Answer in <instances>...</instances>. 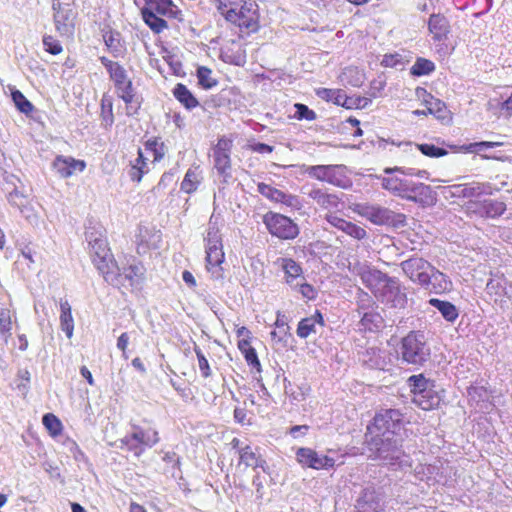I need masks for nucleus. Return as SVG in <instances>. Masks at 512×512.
Here are the masks:
<instances>
[{"mask_svg": "<svg viewBox=\"0 0 512 512\" xmlns=\"http://www.w3.org/2000/svg\"><path fill=\"white\" fill-rule=\"evenodd\" d=\"M400 427V419L373 418L365 435L369 457L394 469L411 467V458L402 450V438L397 433Z\"/></svg>", "mask_w": 512, "mask_h": 512, "instance_id": "f257e3e1", "label": "nucleus"}, {"mask_svg": "<svg viewBox=\"0 0 512 512\" xmlns=\"http://www.w3.org/2000/svg\"><path fill=\"white\" fill-rule=\"evenodd\" d=\"M391 174L381 178L382 188L391 194L401 197L403 199L413 201L422 206L434 205L437 198L436 193L430 185L422 182H415L407 178H401Z\"/></svg>", "mask_w": 512, "mask_h": 512, "instance_id": "f03ea898", "label": "nucleus"}, {"mask_svg": "<svg viewBox=\"0 0 512 512\" xmlns=\"http://www.w3.org/2000/svg\"><path fill=\"white\" fill-rule=\"evenodd\" d=\"M99 60L107 70L109 78L114 84L117 96L126 105V114L134 116L140 109V102L137 100L133 82L129 78L126 69L119 62L112 61L105 56H101Z\"/></svg>", "mask_w": 512, "mask_h": 512, "instance_id": "7ed1b4c3", "label": "nucleus"}, {"mask_svg": "<svg viewBox=\"0 0 512 512\" xmlns=\"http://www.w3.org/2000/svg\"><path fill=\"white\" fill-rule=\"evenodd\" d=\"M205 243V268L214 279H222L224 269L222 267L225 261V253L223 249V238L220 226L217 220L210 218L208 228L204 236Z\"/></svg>", "mask_w": 512, "mask_h": 512, "instance_id": "20e7f679", "label": "nucleus"}, {"mask_svg": "<svg viewBox=\"0 0 512 512\" xmlns=\"http://www.w3.org/2000/svg\"><path fill=\"white\" fill-rule=\"evenodd\" d=\"M89 256L106 282L113 283L118 279L119 266L105 237L100 236L89 241Z\"/></svg>", "mask_w": 512, "mask_h": 512, "instance_id": "39448f33", "label": "nucleus"}, {"mask_svg": "<svg viewBox=\"0 0 512 512\" xmlns=\"http://www.w3.org/2000/svg\"><path fill=\"white\" fill-rule=\"evenodd\" d=\"M401 267L410 280L418 283L430 292L438 294L445 289L441 284L432 282V279L437 281L439 277L443 278L444 274L425 259L411 257L403 261Z\"/></svg>", "mask_w": 512, "mask_h": 512, "instance_id": "423d86ee", "label": "nucleus"}, {"mask_svg": "<svg viewBox=\"0 0 512 512\" xmlns=\"http://www.w3.org/2000/svg\"><path fill=\"white\" fill-rule=\"evenodd\" d=\"M145 5L141 9V15L144 23L155 34H160L168 28V23L164 19L177 18L180 10L172 0H143Z\"/></svg>", "mask_w": 512, "mask_h": 512, "instance_id": "0eeeda50", "label": "nucleus"}, {"mask_svg": "<svg viewBox=\"0 0 512 512\" xmlns=\"http://www.w3.org/2000/svg\"><path fill=\"white\" fill-rule=\"evenodd\" d=\"M413 402L424 411H431L440 405L441 398L435 390V381L424 374L412 375L407 380Z\"/></svg>", "mask_w": 512, "mask_h": 512, "instance_id": "6e6552de", "label": "nucleus"}, {"mask_svg": "<svg viewBox=\"0 0 512 512\" xmlns=\"http://www.w3.org/2000/svg\"><path fill=\"white\" fill-rule=\"evenodd\" d=\"M400 355L403 362L422 366L430 357V348L424 332L412 330L401 339Z\"/></svg>", "mask_w": 512, "mask_h": 512, "instance_id": "1a4fd4ad", "label": "nucleus"}, {"mask_svg": "<svg viewBox=\"0 0 512 512\" xmlns=\"http://www.w3.org/2000/svg\"><path fill=\"white\" fill-rule=\"evenodd\" d=\"M301 168L303 173L320 182L343 189L351 186V180L344 165H302Z\"/></svg>", "mask_w": 512, "mask_h": 512, "instance_id": "9d476101", "label": "nucleus"}, {"mask_svg": "<svg viewBox=\"0 0 512 512\" xmlns=\"http://www.w3.org/2000/svg\"><path fill=\"white\" fill-rule=\"evenodd\" d=\"M353 211L375 225L404 226L406 224L405 214L395 213L380 205L359 203L355 204Z\"/></svg>", "mask_w": 512, "mask_h": 512, "instance_id": "9b49d317", "label": "nucleus"}, {"mask_svg": "<svg viewBox=\"0 0 512 512\" xmlns=\"http://www.w3.org/2000/svg\"><path fill=\"white\" fill-rule=\"evenodd\" d=\"M225 21L248 35L256 33L260 29L259 5L255 0L246 1L238 13H230Z\"/></svg>", "mask_w": 512, "mask_h": 512, "instance_id": "f8f14e48", "label": "nucleus"}, {"mask_svg": "<svg viewBox=\"0 0 512 512\" xmlns=\"http://www.w3.org/2000/svg\"><path fill=\"white\" fill-rule=\"evenodd\" d=\"M263 223L272 236L292 240L299 235L298 225L289 217L269 211L263 215Z\"/></svg>", "mask_w": 512, "mask_h": 512, "instance_id": "ddd939ff", "label": "nucleus"}, {"mask_svg": "<svg viewBox=\"0 0 512 512\" xmlns=\"http://www.w3.org/2000/svg\"><path fill=\"white\" fill-rule=\"evenodd\" d=\"M463 209L467 215H477L483 218H496L506 211L505 202L497 199L479 200L474 198L464 203Z\"/></svg>", "mask_w": 512, "mask_h": 512, "instance_id": "4468645a", "label": "nucleus"}, {"mask_svg": "<svg viewBox=\"0 0 512 512\" xmlns=\"http://www.w3.org/2000/svg\"><path fill=\"white\" fill-rule=\"evenodd\" d=\"M233 141L225 136L219 138L213 147L214 167L217 173L224 178V182L231 177V150Z\"/></svg>", "mask_w": 512, "mask_h": 512, "instance_id": "2eb2a0df", "label": "nucleus"}, {"mask_svg": "<svg viewBox=\"0 0 512 512\" xmlns=\"http://www.w3.org/2000/svg\"><path fill=\"white\" fill-rule=\"evenodd\" d=\"M358 312L361 314L359 330L363 333H377L383 327L384 319L378 311V306L373 300L367 304H360Z\"/></svg>", "mask_w": 512, "mask_h": 512, "instance_id": "dca6fc26", "label": "nucleus"}, {"mask_svg": "<svg viewBox=\"0 0 512 512\" xmlns=\"http://www.w3.org/2000/svg\"><path fill=\"white\" fill-rule=\"evenodd\" d=\"M157 431L148 428L134 427L130 436L125 437L122 442L128 447L129 450L134 451L136 456H139L143 449L139 445L153 446L158 442Z\"/></svg>", "mask_w": 512, "mask_h": 512, "instance_id": "f3484780", "label": "nucleus"}, {"mask_svg": "<svg viewBox=\"0 0 512 512\" xmlns=\"http://www.w3.org/2000/svg\"><path fill=\"white\" fill-rule=\"evenodd\" d=\"M490 186L485 183L471 182L464 184H455L446 187L447 198H461L473 200L489 193Z\"/></svg>", "mask_w": 512, "mask_h": 512, "instance_id": "a211bd4d", "label": "nucleus"}, {"mask_svg": "<svg viewBox=\"0 0 512 512\" xmlns=\"http://www.w3.org/2000/svg\"><path fill=\"white\" fill-rule=\"evenodd\" d=\"M257 187L258 192L272 202L281 203L293 210H300L302 208V202L297 195L285 193L263 182L259 183Z\"/></svg>", "mask_w": 512, "mask_h": 512, "instance_id": "6ab92c4d", "label": "nucleus"}, {"mask_svg": "<svg viewBox=\"0 0 512 512\" xmlns=\"http://www.w3.org/2000/svg\"><path fill=\"white\" fill-rule=\"evenodd\" d=\"M296 459L302 467L316 470L332 468L335 463L333 458L318 454L311 448H299L296 451Z\"/></svg>", "mask_w": 512, "mask_h": 512, "instance_id": "aec40b11", "label": "nucleus"}, {"mask_svg": "<svg viewBox=\"0 0 512 512\" xmlns=\"http://www.w3.org/2000/svg\"><path fill=\"white\" fill-rule=\"evenodd\" d=\"M52 167L60 177L69 178L77 172H83L86 169V162L71 156L57 155Z\"/></svg>", "mask_w": 512, "mask_h": 512, "instance_id": "412c9836", "label": "nucleus"}, {"mask_svg": "<svg viewBox=\"0 0 512 512\" xmlns=\"http://www.w3.org/2000/svg\"><path fill=\"white\" fill-rule=\"evenodd\" d=\"M284 273V281L290 287L298 285L299 281H304V273L302 266L293 258L281 257L275 262Z\"/></svg>", "mask_w": 512, "mask_h": 512, "instance_id": "4be33fe9", "label": "nucleus"}, {"mask_svg": "<svg viewBox=\"0 0 512 512\" xmlns=\"http://www.w3.org/2000/svg\"><path fill=\"white\" fill-rule=\"evenodd\" d=\"M428 30L434 42H443L451 33V25L444 14L433 13L428 19Z\"/></svg>", "mask_w": 512, "mask_h": 512, "instance_id": "5701e85b", "label": "nucleus"}, {"mask_svg": "<svg viewBox=\"0 0 512 512\" xmlns=\"http://www.w3.org/2000/svg\"><path fill=\"white\" fill-rule=\"evenodd\" d=\"M54 23L56 30L61 35H68L73 32L75 25V13L71 8L64 7L60 3L54 5Z\"/></svg>", "mask_w": 512, "mask_h": 512, "instance_id": "b1692460", "label": "nucleus"}, {"mask_svg": "<svg viewBox=\"0 0 512 512\" xmlns=\"http://www.w3.org/2000/svg\"><path fill=\"white\" fill-rule=\"evenodd\" d=\"M383 505L380 495L373 488H365L358 498L352 512H382Z\"/></svg>", "mask_w": 512, "mask_h": 512, "instance_id": "393cba45", "label": "nucleus"}, {"mask_svg": "<svg viewBox=\"0 0 512 512\" xmlns=\"http://www.w3.org/2000/svg\"><path fill=\"white\" fill-rule=\"evenodd\" d=\"M325 219L333 227L354 239L362 240L367 236V232L364 228L337 216L335 213H326Z\"/></svg>", "mask_w": 512, "mask_h": 512, "instance_id": "a878e982", "label": "nucleus"}, {"mask_svg": "<svg viewBox=\"0 0 512 512\" xmlns=\"http://www.w3.org/2000/svg\"><path fill=\"white\" fill-rule=\"evenodd\" d=\"M308 196L322 210H326L327 213H334L342 203L341 198L337 194L328 193L321 188H313Z\"/></svg>", "mask_w": 512, "mask_h": 512, "instance_id": "bb28decb", "label": "nucleus"}, {"mask_svg": "<svg viewBox=\"0 0 512 512\" xmlns=\"http://www.w3.org/2000/svg\"><path fill=\"white\" fill-rule=\"evenodd\" d=\"M119 274L118 279L123 277L129 282L130 286H135L144 279L145 267L135 256H130L127 259L126 265L122 268V271H119Z\"/></svg>", "mask_w": 512, "mask_h": 512, "instance_id": "cd10ccee", "label": "nucleus"}, {"mask_svg": "<svg viewBox=\"0 0 512 512\" xmlns=\"http://www.w3.org/2000/svg\"><path fill=\"white\" fill-rule=\"evenodd\" d=\"M316 95L326 102H332L333 104L346 109H352L355 107L354 99L348 97L342 89L318 88L316 90Z\"/></svg>", "mask_w": 512, "mask_h": 512, "instance_id": "c85d7f7f", "label": "nucleus"}, {"mask_svg": "<svg viewBox=\"0 0 512 512\" xmlns=\"http://www.w3.org/2000/svg\"><path fill=\"white\" fill-rule=\"evenodd\" d=\"M316 324L325 326V320L320 310H316L315 313L309 317L301 319L298 323L296 334L301 339H306L311 334L315 333Z\"/></svg>", "mask_w": 512, "mask_h": 512, "instance_id": "c756f323", "label": "nucleus"}, {"mask_svg": "<svg viewBox=\"0 0 512 512\" xmlns=\"http://www.w3.org/2000/svg\"><path fill=\"white\" fill-rule=\"evenodd\" d=\"M149 173V166L147 158L141 148L137 150V157L130 161L128 175L130 180L135 183H140L143 176Z\"/></svg>", "mask_w": 512, "mask_h": 512, "instance_id": "7c9ffc66", "label": "nucleus"}, {"mask_svg": "<svg viewBox=\"0 0 512 512\" xmlns=\"http://www.w3.org/2000/svg\"><path fill=\"white\" fill-rule=\"evenodd\" d=\"M201 169L199 165L191 166L185 173L181 182V191L186 194L196 192L202 182Z\"/></svg>", "mask_w": 512, "mask_h": 512, "instance_id": "2f4dec72", "label": "nucleus"}, {"mask_svg": "<svg viewBox=\"0 0 512 512\" xmlns=\"http://www.w3.org/2000/svg\"><path fill=\"white\" fill-rule=\"evenodd\" d=\"M251 339L243 338L238 340L237 347L243 354L247 365L257 372H261V363L259 361L255 348L251 345Z\"/></svg>", "mask_w": 512, "mask_h": 512, "instance_id": "473e14b6", "label": "nucleus"}, {"mask_svg": "<svg viewBox=\"0 0 512 512\" xmlns=\"http://www.w3.org/2000/svg\"><path fill=\"white\" fill-rule=\"evenodd\" d=\"M172 94L187 110H192L200 105L198 99L183 83H177L172 90Z\"/></svg>", "mask_w": 512, "mask_h": 512, "instance_id": "72a5a7b5", "label": "nucleus"}, {"mask_svg": "<svg viewBox=\"0 0 512 512\" xmlns=\"http://www.w3.org/2000/svg\"><path fill=\"white\" fill-rule=\"evenodd\" d=\"M239 460L240 463L244 464L246 467H252L254 469L261 468L263 472H268L269 470L266 461L260 456H257L249 445L239 449Z\"/></svg>", "mask_w": 512, "mask_h": 512, "instance_id": "f704fd0d", "label": "nucleus"}, {"mask_svg": "<svg viewBox=\"0 0 512 512\" xmlns=\"http://www.w3.org/2000/svg\"><path fill=\"white\" fill-rule=\"evenodd\" d=\"M429 304L439 310L443 318L448 322H455L459 316L458 309L449 301L431 298Z\"/></svg>", "mask_w": 512, "mask_h": 512, "instance_id": "c9c22d12", "label": "nucleus"}, {"mask_svg": "<svg viewBox=\"0 0 512 512\" xmlns=\"http://www.w3.org/2000/svg\"><path fill=\"white\" fill-rule=\"evenodd\" d=\"M100 118L104 128H111L114 123L113 98L103 94L100 104Z\"/></svg>", "mask_w": 512, "mask_h": 512, "instance_id": "e433bc0d", "label": "nucleus"}, {"mask_svg": "<svg viewBox=\"0 0 512 512\" xmlns=\"http://www.w3.org/2000/svg\"><path fill=\"white\" fill-rule=\"evenodd\" d=\"M60 326L68 338H71L74 331V320L72 317L71 306L68 301L60 302Z\"/></svg>", "mask_w": 512, "mask_h": 512, "instance_id": "4c0bfd02", "label": "nucleus"}, {"mask_svg": "<svg viewBox=\"0 0 512 512\" xmlns=\"http://www.w3.org/2000/svg\"><path fill=\"white\" fill-rule=\"evenodd\" d=\"M7 199L12 206L18 208L22 213L29 211L32 208V197L24 194L18 189H14L10 192Z\"/></svg>", "mask_w": 512, "mask_h": 512, "instance_id": "58836bf2", "label": "nucleus"}, {"mask_svg": "<svg viewBox=\"0 0 512 512\" xmlns=\"http://www.w3.org/2000/svg\"><path fill=\"white\" fill-rule=\"evenodd\" d=\"M13 313L11 309L5 306H0V335L4 338L7 343L12 336Z\"/></svg>", "mask_w": 512, "mask_h": 512, "instance_id": "ea45409f", "label": "nucleus"}, {"mask_svg": "<svg viewBox=\"0 0 512 512\" xmlns=\"http://www.w3.org/2000/svg\"><path fill=\"white\" fill-rule=\"evenodd\" d=\"M31 383V375L28 369H19L13 380L12 388L21 396H26Z\"/></svg>", "mask_w": 512, "mask_h": 512, "instance_id": "a19ab883", "label": "nucleus"}, {"mask_svg": "<svg viewBox=\"0 0 512 512\" xmlns=\"http://www.w3.org/2000/svg\"><path fill=\"white\" fill-rule=\"evenodd\" d=\"M145 150L153 156V163L160 162L165 156V145L158 137L148 139L144 143Z\"/></svg>", "mask_w": 512, "mask_h": 512, "instance_id": "79ce46f5", "label": "nucleus"}, {"mask_svg": "<svg viewBox=\"0 0 512 512\" xmlns=\"http://www.w3.org/2000/svg\"><path fill=\"white\" fill-rule=\"evenodd\" d=\"M11 98L16 108L23 114L29 116L34 111V105L25 97V95L18 89L11 91Z\"/></svg>", "mask_w": 512, "mask_h": 512, "instance_id": "37998d69", "label": "nucleus"}, {"mask_svg": "<svg viewBox=\"0 0 512 512\" xmlns=\"http://www.w3.org/2000/svg\"><path fill=\"white\" fill-rule=\"evenodd\" d=\"M198 84L203 89H211L218 84V81L212 76V70L206 66H199L196 71Z\"/></svg>", "mask_w": 512, "mask_h": 512, "instance_id": "c03bdc74", "label": "nucleus"}, {"mask_svg": "<svg viewBox=\"0 0 512 512\" xmlns=\"http://www.w3.org/2000/svg\"><path fill=\"white\" fill-rule=\"evenodd\" d=\"M119 36V33L113 31L106 32L103 35L105 45L114 57H118L122 53V44Z\"/></svg>", "mask_w": 512, "mask_h": 512, "instance_id": "a18cd8bd", "label": "nucleus"}, {"mask_svg": "<svg viewBox=\"0 0 512 512\" xmlns=\"http://www.w3.org/2000/svg\"><path fill=\"white\" fill-rule=\"evenodd\" d=\"M435 70V64L426 58H417L411 67V74L414 76H423L432 73Z\"/></svg>", "mask_w": 512, "mask_h": 512, "instance_id": "49530a36", "label": "nucleus"}, {"mask_svg": "<svg viewBox=\"0 0 512 512\" xmlns=\"http://www.w3.org/2000/svg\"><path fill=\"white\" fill-rule=\"evenodd\" d=\"M194 352H195L197 360H198V367L201 372V376L205 379L211 377L212 370L210 368V364L208 362V359L204 355L203 351L201 350V348H199L198 346H195Z\"/></svg>", "mask_w": 512, "mask_h": 512, "instance_id": "de8ad7c7", "label": "nucleus"}, {"mask_svg": "<svg viewBox=\"0 0 512 512\" xmlns=\"http://www.w3.org/2000/svg\"><path fill=\"white\" fill-rule=\"evenodd\" d=\"M362 282L370 289H372L377 283L386 279V276L378 270H368L361 274Z\"/></svg>", "mask_w": 512, "mask_h": 512, "instance_id": "09e8293b", "label": "nucleus"}, {"mask_svg": "<svg viewBox=\"0 0 512 512\" xmlns=\"http://www.w3.org/2000/svg\"><path fill=\"white\" fill-rule=\"evenodd\" d=\"M295 107V117L298 120H308L314 121L317 118V114L314 110L310 109L307 105L302 103H296Z\"/></svg>", "mask_w": 512, "mask_h": 512, "instance_id": "8fccbe9b", "label": "nucleus"}, {"mask_svg": "<svg viewBox=\"0 0 512 512\" xmlns=\"http://www.w3.org/2000/svg\"><path fill=\"white\" fill-rule=\"evenodd\" d=\"M418 149L425 156L432 157V158H439V157L445 156L447 154V151L444 148L435 146L434 144H428V143L419 144Z\"/></svg>", "mask_w": 512, "mask_h": 512, "instance_id": "3c124183", "label": "nucleus"}, {"mask_svg": "<svg viewBox=\"0 0 512 512\" xmlns=\"http://www.w3.org/2000/svg\"><path fill=\"white\" fill-rule=\"evenodd\" d=\"M42 422L52 437H57L62 433L63 425L59 418H42Z\"/></svg>", "mask_w": 512, "mask_h": 512, "instance_id": "603ef678", "label": "nucleus"}, {"mask_svg": "<svg viewBox=\"0 0 512 512\" xmlns=\"http://www.w3.org/2000/svg\"><path fill=\"white\" fill-rule=\"evenodd\" d=\"M43 45L45 51L51 55H58L63 51L61 43L51 35L43 37Z\"/></svg>", "mask_w": 512, "mask_h": 512, "instance_id": "864d4df0", "label": "nucleus"}, {"mask_svg": "<svg viewBox=\"0 0 512 512\" xmlns=\"http://www.w3.org/2000/svg\"><path fill=\"white\" fill-rule=\"evenodd\" d=\"M392 172H398L403 175L416 176L418 178H424V179H428V177H429V172L427 170H415L412 168L405 170L402 167H394V168H385L384 169L385 174H391Z\"/></svg>", "mask_w": 512, "mask_h": 512, "instance_id": "5fc2aeb1", "label": "nucleus"}, {"mask_svg": "<svg viewBox=\"0 0 512 512\" xmlns=\"http://www.w3.org/2000/svg\"><path fill=\"white\" fill-rule=\"evenodd\" d=\"M294 287H298L301 295L308 300H314L317 297V290L309 283L299 281V284Z\"/></svg>", "mask_w": 512, "mask_h": 512, "instance_id": "6e6d98bb", "label": "nucleus"}, {"mask_svg": "<svg viewBox=\"0 0 512 512\" xmlns=\"http://www.w3.org/2000/svg\"><path fill=\"white\" fill-rule=\"evenodd\" d=\"M499 145H501L500 142L481 141L469 144L465 147V150L468 152H476L478 148H493Z\"/></svg>", "mask_w": 512, "mask_h": 512, "instance_id": "4d7b16f0", "label": "nucleus"}, {"mask_svg": "<svg viewBox=\"0 0 512 512\" xmlns=\"http://www.w3.org/2000/svg\"><path fill=\"white\" fill-rule=\"evenodd\" d=\"M128 344H129V335H128V333L124 332L118 337L117 348L122 351L125 358H127L126 350H127Z\"/></svg>", "mask_w": 512, "mask_h": 512, "instance_id": "13d9d810", "label": "nucleus"}, {"mask_svg": "<svg viewBox=\"0 0 512 512\" xmlns=\"http://www.w3.org/2000/svg\"><path fill=\"white\" fill-rule=\"evenodd\" d=\"M252 484L255 487L257 498H262L264 494V485L259 473H256V475L253 477Z\"/></svg>", "mask_w": 512, "mask_h": 512, "instance_id": "bf43d9fd", "label": "nucleus"}, {"mask_svg": "<svg viewBox=\"0 0 512 512\" xmlns=\"http://www.w3.org/2000/svg\"><path fill=\"white\" fill-rule=\"evenodd\" d=\"M250 149L254 152L265 154V153H271L274 148H273V146L259 142V143L250 145Z\"/></svg>", "mask_w": 512, "mask_h": 512, "instance_id": "052dcab7", "label": "nucleus"}, {"mask_svg": "<svg viewBox=\"0 0 512 512\" xmlns=\"http://www.w3.org/2000/svg\"><path fill=\"white\" fill-rule=\"evenodd\" d=\"M308 429H309L308 425H296V426H292L290 428L289 433L294 438H299L301 436H304L307 433Z\"/></svg>", "mask_w": 512, "mask_h": 512, "instance_id": "680f3d73", "label": "nucleus"}, {"mask_svg": "<svg viewBox=\"0 0 512 512\" xmlns=\"http://www.w3.org/2000/svg\"><path fill=\"white\" fill-rule=\"evenodd\" d=\"M395 289L397 290V294H396L395 299L392 300L393 306L394 307H398V306L403 307L407 301L406 295L400 291L399 285H396Z\"/></svg>", "mask_w": 512, "mask_h": 512, "instance_id": "e2e57ef3", "label": "nucleus"}, {"mask_svg": "<svg viewBox=\"0 0 512 512\" xmlns=\"http://www.w3.org/2000/svg\"><path fill=\"white\" fill-rule=\"evenodd\" d=\"M182 278H183V281L186 284H188L189 286H191V287H195L196 286V280H195L193 274L190 271L185 270L182 273Z\"/></svg>", "mask_w": 512, "mask_h": 512, "instance_id": "0e129e2a", "label": "nucleus"}, {"mask_svg": "<svg viewBox=\"0 0 512 512\" xmlns=\"http://www.w3.org/2000/svg\"><path fill=\"white\" fill-rule=\"evenodd\" d=\"M80 373L87 380L89 385H91V386L94 385V379H93L92 373L86 366H82L80 368Z\"/></svg>", "mask_w": 512, "mask_h": 512, "instance_id": "69168bd1", "label": "nucleus"}, {"mask_svg": "<svg viewBox=\"0 0 512 512\" xmlns=\"http://www.w3.org/2000/svg\"><path fill=\"white\" fill-rule=\"evenodd\" d=\"M19 350L25 351L28 348V340L25 334L18 335Z\"/></svg>", "mask_w": 512, "mask_h": 512, "instance_id": "338daca9", "label": "nucleus"}, {"mask_svg": "<svg viewBox=\"0 0 512 512\" xmlns=\"http://www.w3.org/2000/svg\"><path fill=\"white\" fill-rule=\"evenodd\" d=\"M502 109L506 110L508 113L512 114V94L509 98L503 102Z\"/></svg>", "mask_w": 512, "mask_h": 512, "instance_id": "774afa93", "label": "nucleus"}]
</instances>
